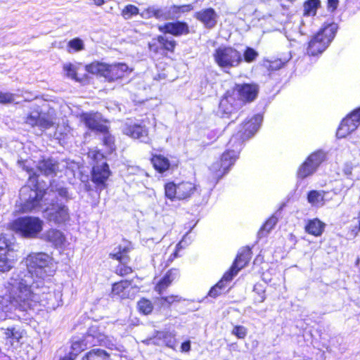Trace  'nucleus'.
Returning a JSON list of instances; mask_svg holds the SVG:
<instances>
[{"label": "nucleus", "mask_w": 360, "mask_h": 360, "mask_svg": "<svg viewBox=\"0 0 360 360\" xmlns=\"http://www.w3.org/2000/svg\"><path fill=\"white\" fill-rule=\"evenodd\" d=\"M85 70L91 75L103 77L108 82L112 83L129 77L133 70L123 62L106 63L94 60L85 65Z\"/></svg>", "instance_id": "f257e3e1"}, {"label": "nucleus", "mask_w": 360, "mask_h": 360, "mask_svg": "<svg viewBox=\"0 0 360 360\" xmlns=\"http://www.w3.org/2000/svg\"><path fill=\"white\" fill-rule=\"evenodd\" d=\"M258 91H226L219 105L221 117L229 118L244 105L254 101Z\"/></svg>", "instance_id": "f03ea898"}, {"label": "nucleus", "mask_w": 360, "mask_h": 360, "mask_svg": "<svg viewBox=\"0 0 360 360\" xmlns=\"http://www.w3.org/2000/svg\"><path fill=\"white\" fill-rule=\"evenodd\" d=\"M8 229L25 238H35L41 232L44 222L37 217L24 216L12 220L8 224Z\"/></svg>", "instance_id": "7ed1b4c3"}, {"label": "nucleus", "mask_w": 360, "mask_h": 360, "mask_svg": "<svg viewBox=\"0 0 360 360\" xmlns=\"http://www.w3.org/2000/svg\"><path fill=\"white\" fill-rule=\"evenodd\" d=\"M337 26L335 23H328L319 30L309 41L307 54L316 56L321 54L335 37Z\"/></svg>", "instance_id": "20e7f679"}, {"label": "nucleus", "mask_w": 360, "mask_h": 360, "mask_svg": "<svg viewBox=\"0 0 360 360\" xmlns=\"http://www.w3.org/2000/svg\"><path fill=\"white\" fill-rule=\"evenodd\" d=\"M164 188L165 197L172 201L188 200L200 192L199 186L190 181H182L177 184L169 181Z\"/></svg>", "instance_id": "39448f33"}, {"label": "nucleus", "mask_w": 360, "mask_h": 360, "mask_svg": "<svg viewBox=\"0 0 360 360\" xmlns=\"http://www.w3.org/2000/svg\"><path fill=\"white\" fill-rule=\"evenodd\" d=\"M212 56L216 65L224 71L237 68L243 62L240 51L232 46H219L214 49Z\"/></svg>", "instance_id": "423d86ee"}, {"label": "nucleus", "mask_w": 360, "mask_h": 360, "mask_svg": "<svg viewBox=\"0 0 360 360\" xmlns=\"http://www.w3.org/2000/svg\"><path fill=\"white\" fill-rule=\"evenodd\" d=\"M8 301L23 311L34 309L38 303L36 295L32 290L31 286L23 282L18 283L17 292L15 294L9 292Z\"/></svg>", "instance_id": "0eeeda50"}, {"label": "nucleus", "mask_w": 360, "mask_h": 360, "mask_svg": "<svg viewBox=\"0 0 360 360\" xmlns=\"http://www.w3.org/2000/svg\"><path fill=\"white\" fill-rule=\"evenodd\" d=\"M238 158V154L234 150H226L218 160L214 161L209 167L210 178L218 182L230 168L234 165Z\"/></svg>", "instance_id": "6e6552de"}, {"label": "nucleus", "mask_w": 360, "mask_h": 360, "mask_svg": "<svg viewBox=\"0 0 360 360\" xmlns=\"http://www.w3.org/2000/svg\"><path fill=\"white\" fill-rule=\"evenodd\" d=\"M177 45L178 43L174 39L163 34L152 38L148 43V48L155 55L169 57V55L174 54Z\"/></svg>", "instance_id": "1a4fd4ad"}, {"label": "nucleus", "mask_w": 360, "mask_h": 360, "mask_svg": "<svg viewBox=\"0 0 360 360\" xmlns=\"http://www.w3.org/2000/svg\"><path fill=\"white\" fill-rule=\"evenodd\" d=\"M39 174L35 172H32L29 176L28 180H34V188H29V198L25 200L21 205V210L23 212H30L33 210L41 207V202L46 193L44 188H39L38 185V179Z\"/></svg>", "instance_id": "9d476101"}, {"label": "nucleus", "mask_w": 360, "mask_h": 360, "mask_svg": "<svg viewBox=\"0 0 360 360\" xmlns=\"http://www.w3.org/2000/svg\"><path fill=\"white\" fill-rule=\"evenodd\" d=\"M116 252L109 254V257L119 262L115 268V274L120 277H126L134 273V269L127 264L131 260L129 252L131 250V245L122 246L119 245L117 247Z\"/></svg>", "instance_id": "9b49d317"}, {"label": "nucleus", "mask_w": 360, "mask_h": 360, "mask_svg": "<svg viewBox=\"0 0 360 360\" xmlns=\"http://www.w3.org/2000/svg\"><path fill=\"white\" fill-rule=\"evenodd\" d=\"M325 159L326 155L321 150L311 153L299 166L296 172L297 177L300 179H304L312 175Z\"/></svg>", "instance_id": "f8f14e48"}, {"label": "nucleus", "mask_w": 360, "mask_h": 360, "mask_svg": "<svg viewBox=\"0 0 360 360\" xmlns=\"http://www.w3.org/2000/svg\"><path fill=\"white\" fill-rule=\"evenodd\" d=\"M56 115L53 110L46 112L36 111L35 115L28 114L25 117L24 122L30 127H37L41 130H46L53 127L56 124Z\"/></svg>", "instance_id": "ddd939ff"}, {"label": "nucleus", "mask_w": 360, "mask_h": 360, "mask_svg": "<svg viewBox=\"0 0 360 360\" xmlns=\"http://www.w3.org/2000/svg\"><path fill=\"white\" fill-rule=\"evenodd\" d=\"M252 258V251L248 247L239 252L229 269L224 274V278L231 281L238 271L248 265Z\"/></svg>", "instance_id": "4468645a"}, {"label": "nucleus", "mask_w": 360, "mask_h": 360, "mask_svg": "<svg viewBox=\"0 0 360 360\" xmlns=\"http://www.w3.org/2000/svg\"><path fill=\"white\" fill-rule=\"evenodd\" d=\"M26 264L30 273L44 277L46 274L44 269L49 265V257L44 252L30 253L26 258Z\"/></svg>", "instance_id": "2eb2a0df"}, {"label": "nucleus", "mask_w": 360, "mask_h": 360, "mask_svg": "<svg viewBox=\"0 0 360 360\" xmlns=\"http://www.w3.org/2000/svg\"><path fill=\"white\" fill-rule=\"evenodd\" d=\"M147 124H150L148 117L140 120L139 123H126L122 132L124 135L134 139L143 140L148 138L149 129Z\"/></svg>", "instance_id": "dca6fc26"}, {"label": "nucleus", "mask_w": 360, "mask_h": 360, "mask_svg": "<svg viewBox=\"0 0 360 360\" xmlns=\"http://www.w3.org/2000/svg\"><path fill=\"white\" fill-rule=\"evenodd\" d=\"M111 175L108 164L103 162L101 165H93L91 172V180L96 191H103L107 187V181Z\"/></svg>", "instance_id": "f3484780"}, {"label": "nucleus", "mask_w": 360, "mask_h": 360, "mask_svg": "<svg viewBox=\"0 0 360 360\" xmlns=\"http://www.w3.org/2000/svg\"><path fill=\"white\" fill-rule=\"evenodd\" d=\"M84 68L85 70V65L82 62L75 63H66L63 65V70L64 71L65 76L69 77L82 85L90 84L92 82L93 77L89 74H83L79 75L78 72Z\"/></svg>", "instance_id": "a211bd4d"}, {"label": "nucleus", "mask_w": 360, "mask_h": 360, "mask_svg": "<svg viewBox=\"0 0 360 360\" xmlns=\"http://www.w3.org/2000/svg\"><path fill=\"white\" fill-rule=\"evenodd\" d=\"M80 120L84 122L85 126L98 133L108 132V127L103 124L102 122H107L106 120H102L99 113L97 112H87L80 114Z\"/></svg>", "instance_id": "6ab92c4d"}, {"label": "nucleus", "mask_w": 360, "mask_h": 360, "mask_svg": "<svg viewBox=\"0 0 360 360\" xmlns=\"http://www.w3.org/2000/svg\"><path fill=\"white\" fill-rule=\"evenodd\" d=\"M158 29L162 34H168L174 37L188 35L191 33L188 24L184 20L167 22L158 25Z\"/></svg>", "instance_id": "aec40b11"}, {"label": "nucleus", "mask_w": 360, "mask_h": 360, "mask_svg": "<svg viewBox=\"0 0 360 360\" xmlns=\"http://www.w3.org/2000/svg\"><path fill=\"white\" fill-rule=\"evenodd\" d=\"M262 121V116L257 114L247 118L238 129V134L242 141L251 138L259 128Z\"/></svg>", "instance_id": "412c9836"}, {"label": "nucleus", "mask_w": 360, "mask_h": 360, "mask_svg": "<svg viewBox=\"0 0 360 360\" xmlns=\"http://www.w3.org/2000/svg\"><path fill=\"white\" fill-rule=\"evenodd\" d=\"M360 124V107L345 117L339 126V138L346 137Z\"/></svg>", "instance_id": "4be33fe9"}, {"label": "nucleus", "mask_w": 360, "mask_h": 360, "mask_svg": "<svg viewBox=\"0 0 360 360\" xmlns=\"http://www.w3.org/2000/svg\"><path fill=\"white\" fill-rule=\"evenodd\" d=\"M4 330V340L5 345L8 347L14 348L22 345V339L26 335V330L15 326L1 328Z\"/></svg>", "instance_id": "5701e85b"}, {"label": "nucleus", "mask_w": 360, "mask_h": 360, "mask_svg": "<svg viewBox=\"0 0 360 360\" xmlns=\"http://www.w3.org/2000/svg\"><path fill=\"white\" fill-rule=\"evenodd\" d=\"M132 280L123 279L114 282L111 285L109 295L112 299L124 300L131 298Z\"/></svg>", "instance_id": "b1692460"}, {"label": "nucleus", "mask_w": 360, "mask_h": 360, "mask_svg": "<svg viewBox=\"0 0 360 360\" xmlns=\"http://www.w3.org/2000/svg\"><path fill=\"white\" fill-rule=\"evenodd\" d=\"M179 278L180 271L179 269H169L155 284L154 287L155 291L159 295L162 294L174 281L178 280Z\"/></svg>", "instance_id": "393cba45"}, {"label": "nucleus", "mask_w": 360, "mask_h": 360, "mask_svg": "<svg viewBox=\"0 0 360 360\" xmlns=\"http://www.w3.org/2000/svg\"><path fill=\"white\" fill-rule=\"evenodd\" d=\"M194 18L200 22L205 28L212 29L217 25L218 15L213 8L210 7L195 12Z\"/></svg>", "instance_id": "a878e982"}, {"label": "nucleus", "mask_w": 360, "mask_h": 360, "mask_svg": "<svg viewBox=\"0 0 360 360\" xmlns=\"http://www.w3.org/2000/svg\"><path fill=\"white\" fill-rule=\"evenodd\" d=\"M37 169L45 176L54 177L59 172V162L52 158L43 157L38 161Z\"/></svg>", "instance_id": "bb28decb"}, {"label": "nucleus", "mask_w": 360, "mask_h": 360, "mask_svg": "<svg viewBox=\"0 0 360 360\" xmlns=\"http://www.w3.org/2000/svg\"><path fill=\"white\" fill-rule=\"evenodd\" d=\"M149 340L155 345H160V342H162L166 347L172 349H175L177 344L175 335L166 331H155Z\"/></svg>", "instance_id": "cd10ccee"}, {"label": "nucleus", "mask_w": 360, "mask_h": 360, "mask_svg": "<svg viewBox=\"0 0 360 360\" xmlns=\"http://www.w3.org/2000/svg\"><path fill=\"white\" fill-rule=\"evenodd\" d=\"M49 219L56 224H64L70 220L68 207L65 205H53L49 214Z\"/></svg>", "instance_id": "c85d7f7f"}, {"label": "nucleus", "mask_w": 360, "mask_h": 360, "mask_svg": "<svg viewBox=\"0 0 360 360\" xmlns=\"http://www.w3.org/2000/svg\"><path fill=\"white\" fill-rule=\"evenodd\" d=\"M91 337V335H86L84 338H80L72 342L69 353L59 360H75L82 352L87 348L86 340Z\"/></svg>", "instance_id": "c756f323"}, {"label": "nucleus", "mask_w": 360, "mask_h": 360, "mask_svg": "<svg viewBox=\"0 0 360 360\" xmlns=\"http://www.w3.org/2000/svg\"><path fill=\"white\" fill-rule=\"evenodd\" d=\"M154 169L159 174H163L171 168L169 159L161 154H153L150 158Z\"/></svg>", "instance_id": "7c9ffc66"}, {"label": "nucleus", "mask_w": 360, "mask_h": 360, "mask_svg": "<svg viewBox=\"0 0 360 360\" xmlns=\"http://www.w3.org/2000/svg\"><path fill=\"white\" fill-rule=\"evenodd\" d=\"M44 240L51 243L54 247L58 248L64 244L65 237L60 231L56 229H49L44 234Z\"/></svg>", "instance_id": "2f4dec72"}, {"label": "nucleus", "mask_w": 360, "mask_h": 360, "mask_svg": "<svg viewBox=\"0 0 360 360\" xmlns=\"http://www.w3.org/2000/svg\"><path fill=\"white\" fill-rule=\"evenodd\" d=\"M324 229L325 224L317 218L309 219L304 226L305 232L315 237L321 236Z\"/></svg>", "instance_id": "473e14b6"}, {"label": "nucleus", "mask_w": 360, "mask_h": 360, "mask_svg": "<svg viewBox=\"0 0 360 360\" xmlns=\"http://www.w3.org/2000/svg\"><path fill=\"white\" fill-rule=\"evenodd\" d=\"M143 13L147 18H155L158 20H167L171 18L165 9L155 6L147 7L144 9Z\"/></svg>", "instance_id": "72a5a7b5"}, {"label": "nucleus", "mask_w": 360, "mask_h": 360, "mask_svg": "<svg viewBox=\"0 0 360 360\" xmlns=\"http://www.w3.org/2000/svg\"><path fill=\"white\" fill-rule=\"evenodd\" d=\"M136 309L140 314L148 316L154 310V304L149 298L142 297L137 301Z\"/></svg>", "instance_id": "f704fd0d"}, {"label": "nucleus", "mask_w": 360, "mask_h": 360, "mask_svg": "<svg viewBox=\"0 0 360 360\" xmlns=\"http://www.w3.org/2000/svg\"><path fill=\"white\" fill-rule=\"evenodd\" d=\"M81 360H111L110 355L102 349H92L87 352Z\"/></svg>", "instance_id": "c9c22d12"}, {"label": "nucleus", "mask_w": 360, "mask_h": 360, "mask_svg": "<svg viewBox=\"0 0 360 360\" xmlns=\"http://www.w3.org/2000/svg\"><path fill=\"white\" fill-rule=\"evenodd\" d=\"M320 7V0H307L303 3L302 15L304 17H314L316 15Z\"/></svg>", "instance_id": "e433bc0d"}, {"label": "nucleus", "mask_w": 360, "mask_h": 360, "mask_svg": "<svg viewBox=\"0 0 360 360\" xmlns=\"http://www.w3.org/2000/svg\"><path fill=\"white\" fill-rule=\"evenodd\" d=\"M16 257L13 254L0 252V271L6 272L11 269Z\"/></svg>", "instance_id": "4c0bfd02"}, {"label": "nucleus", "mask_w": 360, "mask_h": 360, "mask_svg": "<svg viewBox=\"0 0 360 360\" xmlns=\"http://www.w3.org/2000/svg\"><path fill=\"white\" fill-rule=\"evenodd\" d=\"M160 307L161 308H170L173 304L179 303L184 300L179 295H168L166 296H161L158 298Z\"/></svg>", "instance_id": "58836bf2"}, {"label": "nucleus", "mask_w": 360, "mask_h": 360, "mask_svg": "<svg viewBox=\"0 0 360 360\" xmlns=\"http://www.w3.org/2000/svg\"><path fill=\"white\" fill-rule=\"evenodd\" d=\"M14 243L11 239L4 233L0 234V252L14 255Z\"/></svg>", "instance_id": "ea45409f"}, {"label": "nucleus", "mask_w": 360, "mask_h": 360, "mask_svg": "<svg viewBox=\"0 0 360 360\" xmlns=\"http://www.w3.org/2000/svg\"><path fill=\"white\" fill-rule=\"evenodd\" d=\"M277 223L276 217L272 216L268 218L260 227L258 234L259 237H265L275 227Z\"/></svg>", "instance_id": "a19ab883"}, {"label": "nucleus", "mask_w": 360, "mask_h": 360, "mask_svg": "<svg viewBox=\"0 0 360 360\" xmlns=\"http://www.w3.org/2000/svg\"><path fill=\"white\" fill-rule=\"evenodd\" d=\"M359 232H360V212L357 217L354 218L349 230L345 233V238L347 240H352L357 236Z\"/></svg>", "instance_id": "79ce46f5"}, {"label": "nucleus", "mask_w": 360, "mask_h": 360, "mask_svg": "<svg viewBox=\"0 0 360 360\" xmlns=\"http://www.w3.org/2000/svg\"><path fill=\"white\" fill-rule=\"evenodd\" d=\"M194 6L191 4H181V5H172L170 9L176 18L179 17L180 15L187 13L192 11Z\"/></svg>", "instance_id": "37998d69"}, {"label": "nucleus", "mask_w": 360, "mask_h": 360, "mask_svg": "<svg viewBox=\"0 0 360 360\" xmlns=\"http://www.w3.org/2000/svg\"><path fill=\"white\" fill-rule=\"evenodd\" d=\"M84 49V42L79 37H75V38L70 40L67 44V51L69 53L79 52Z\"/></svg>", "instance_id": "c03bdc74"}, {"label": "nucleus", "mask_w": 360, "mask_h": 360, "mask_svg": "<svg viewBox=\"0 0 360 360\" xmlns=\"http://www.w3.org/2000/svg\"><path fill=\"white\" fill-rule=\"evenodd\" d=\"M308 202L314 206L322 204L323 200V194L316 190H311L307 193Z\"/></svg>", "instance_id": "a18cd8bd"}, {"label": "nucleus", "mask_w": 360, "mask_h": 360, "mask_svg": "<svg viewBox=\"0 0 360 360\" xmlns=\"http://www.w3.org/2000/svg\"><path fill=\"white\" fill-rule=\"evenodd\" d=\"M101 134H103V145L107 148V149L110 153L115 151V138L110 133L109 127H108V132L101 133Z\"/></svg>", "instance_id": "49530a36"}, {"label": "nucleus", "mask_w": 360, "mask_h": 360, "mask_svg": "<svg viewBox=\"0 0 360 360\" xmlns=\"http://www.w3.org/2000/svg\"><path fill=\"white\" fill-rule=\"evenodd\" d=\"M139 9L137 6L133 4H128L125 6L121 11V15L124 19L128 20L131 18L133 16H136L139 14Z\"/></svg>", "instance_id": "de8ad7c7"}, {"label": "nucleus", "mask_w": 360, "mask_h": 360, "mask_svg": "<svg viewBox=\"0 0 360 360\" xmlns=\"http://www.w3.org/2000/svg\"><path fill=\"white\" fill-rule=\"evenodd\" d=\"M258 56V53L253 48L248 46L244 49L242 57L243 60L251 63L257 59Z\"/></svg>", "instance_id": "09e8293b"}, {"label": "nucleus", "mask_w": 360, "mask_h": 360, "mask_svg": "<svg viewBox=\"0 0 360 360\" xmlns=\"http://www.w3.org/2000/svg\"><path fill=\"white\" fill-rule=\"evenodd\" d=\"M253 292L257 295V297H255L256 302H263L265 300V290L262 284H255L253 288Z\"/></svg>", "instance_id": "8fccbe9b"}, {"label": "nucleus", "mask_w": 360, "mask_h": 360, "mask_svg": "<svg viewBox=\"0 0 360 360\" xmlns=\"http://www.w3.org/2000/svg\"><path fill=\"white\" fill-rule=\"evenodd\" d=\"M231 334L238 339H245L248 334V329L243 326L236 325L231 330Z\"/></svg>", "instance_id": "3c124183"}, {"label": "nucleus", "mask_w": 360, "mask_h": 360, "mask_svg": "<svg viewBox=\"0 0 360 360\" xmlns=\"http://www.w3.org/2000/svg\"><path fill=\"white\" fill-rule=\"evenodd\" d=\"M90 157L94 162V165H101L102 162H106L105 155L98 150L92 151Z\"/></svg>", "instance_id": "603ef678"}, {"label": "nucleus", "mask_w": 360, "mask_h": 360, "mask_svg": "<svg viewBox=\"0 0 360 360\" xmlns=\"http://www.w3.org/2000/svg\"><path fill=\"white\" fill-rule=\"evenodd\" d=\"M13 101V94L9 92L0 91V103H8Z\"/></svg>", "instance_id": "864d4df0"}, {"label": "nucleus", "mask_w": 360, "mask_h": 360, "mask_svg": "<svg viewBox=\"0 0 360 360\" xmlns=\"http://www.w3.org/2000/svg\"><path fill=\"white\" fill-rule=\"evenodd\" d=\"M258 86L255 84H237L235 86V90H257Z\"/></svg>", "instance_id": "5fc2aeb1"}, {"label": "nucleus", "mask_w": 360, "mask_h": 360, "mask_svg": "<svg viewBox=\"0 0 360 360\" xmlns=\"http://www.w3.org/2000/svg\"><path fill=\"white\" fill-rule=\"evenodd\" d=\"M338 7V0H328L327 8L330 11H335Z\"/></svg>", "instance_id": "6e6d98bb"}, {"label": "nucleus", "mask_w": 360, "mask_h": 360, "mask_svg": "<svg viewBox=\"0 0 360 360\" xmlns=\"http://www.w3.org/2000/svg\"><path fill=\"white\" fill-rule=\"evenodd\" d=\"M221 290H219L216 286L215 285L211 288V289L210 290L209 292H208V295L212 297H218L219 295H221Z\"/></svg>", "instance_id": "4d7b16f0"}, {"label": "nucleus", "mask_w": 360, "mask_h": 360, "mask_svg": "<svg viewBox=\"0 0 360 360\" xmlns=\"http://www.w3.org/2000/svg\"><path fill=\"white\" fill-rule=\"evenodd\" d=\"M191 350V341L186 340L181 345V352H188Z\"/></svg>", "instance_id": "13d9d810"}, {"label": "nucleus", "mask_w": 360, "mask_h": 360, "mask_svg": "<svg viewBox=\"0 0 360 360\" xmlns=\"http://www.w3.org/2000/svg\"><path fill=\"white\" fill-rule=\"evenodd\" d=\"M56 191L60 196L65 198H68V191L66 188L60 187V188H57Z\"/></svg>", "instance_id": "bf43d9fd"}, {"label": "nucleus", "mask_w": 360, "mask_h": 360, "mask_svg": "<svg viewBox=\"0 0 360 360\" xmlns=\"http://www.w3.org/2000/svg\"><path fill=\"white\" fill-rule=\"evenodd\" d=\"M180 250L179 243L176 245L174 252L169 256L168 260L172 262L175 258L178 257V253Z\"/></svg>", "instance_id": "052dcab7"}, {"label": "nucleus", "mask_w": 360, "mask_h": 360, "mask_svg": "<svg viewBox=\"0 0 360 360\" xmlns=\"http://www.w3.org/2000/svg\"><path fill=\"white\" fill-rule=\"evenodd\" d=\"M229 282V281H227L224 278V275L222 276L220 281H219L216 284L215 286L219 290H221L224 288V282Z\"/></svg>", "instance_id": "680f3d73"}, {"label": "nucleus", "mask_w": 360, "mask_h": 360, "mask_svg": "<svg viewBox=\"0 0 360 360\" xmlns=\"http://www.w3.org/2000/svg\"><path fill=\"white\" fill-rule=\"evenodd\" d=\"M154 100L155 101V103H154L153 105H147L148 108L154 109L155 107L158 106L160 102L158 101L157 98H155Z\"/></svg>", "instance_id": "e2e57ef3"}, {"label": "nucleus", "mask_w": 360, "mask_h": 360, "mask_svg": "<svg viewBox=\"0 0 360 360\" xmlns=\"http://www.w3.org/2000/svg\"><path fill=\"white\" fill-rule=\"evenodd\" d=\"M94 4L97 6H101L104 4V0H92Z\"/></svg>", "instance_id": "0e129e2a"}, {"label": "nucleus", "mask_w": 360, "mask_h": 360, "mask_svg": "<svg viewBox=\"0 0 360 360\" xmlns=\"http://www.w3.org/2000/svg\"><path fill=\"white\" fill-rule=\"evenodd\" d=\"M344 172L345 173L346 175L351 174H352V167H347V168H345L344 169Z\"/></svg>", "instance_id": "69168bd1"}, {"label": "nucleus", "mask_w": 360, "mask_h": 360, "mask_svg": "<svg viewBox=\"0 0 360 360\" xmlns=\"http://www.w3.org/2000/svg\"><path fill=\"white\" fill-rule=\"evenodd\" d=\"M25 169L30 174L32 173V172H34L32 167H26Z\"/></svg>", "instance_id": "338daca9"}]
</instances>
